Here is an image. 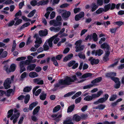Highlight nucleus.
<instances>
[{
	"label": "nucleus",
	"mask_w": 124,
	"mask_h": 124,
	"mask_svg": "<svg viewBox=\"0 0 124 124\" xmlns=\"http://www.w3.org/2000/svg\"><path fill=\"white\" fill-rule=\"evenodd\" d=\"M82 42V41L81 40H78L77 41L76 43H75V45H76V46H79L81 45V43Z\"/></svg>",
	"instance_id": "obj_61"
},
{
	"label": "nucleus",
	"mask_w": 124,
	"mask_h": 124,
	"mask_svg": "<svg viewBox=\"0 0 124 124\" xmlns=\"http://www.w3.org/2000/svg\"><path fill=\"white\" fill-rule=\"evenodd\" d=\"M72 120L76 122H78L81 119V117L80 116L78 115V114H75L72 117Z\"/></svg>",
	"instance_id": "obj_10"
},
{
	"label": "nucleus",
	"mask_w": 124,
	"mask_h": 124,
	"mask_svg": "<svg viewBox=\"0 0 124 124\" xmlns=\"http://www.w3.org/2000/svg\"><path fill=\"white\" fill-rule=\"evenodd\" d=\"M48 3V1L46 0H42L39 1L38 3H36V5L37 6H39L40 5L44 6L47 4Z\"/></svg>",
	"instance_id": "obj_16"
},
{
	"label": "nucleus",
	"mask_w": 124,
	"mask_h": 124,
	"mask_svg": "<svg viewBox=\"0 0 124 124\" xmlns=\"http://www.w3.org/2000/svg\"><path fill=\"white\" fill-rule=\"evenodd\" d=\"M94 85V84H90L89 85H85L83 86V89H86L89 88L93 87Z\"/></svg>",
	"instance_id": "obj_45"
},
{
	"label": "nucleus",
	"mask_w": 124,
	"mask_h": 124,
	"mask_svg": "<svg viewBox=\"0 0 124 124\" xmlns=\"http://www.w3.org/2000/svg\"><path fill=\"white\" fill-rule=\"evenodd\" d=\"M111 7V4L109 3L105 6L104 7V12H106L110 9Z\"/></svg>",
	"instance_id": "obj_31"
},
{
	"label": "nucleus",
	"mask_w": 124,
	"mask_h": 124,
	"mask_svg": "<svg viewBox=\"0 0 124 124\" xmlns=\"http://www.w3.org/2000/svg\"><path fill=\"white\" fill-rule=\"evenodd\" d=\"M43 47L45 51H46L49 49V46L47 44H45V43L43 46Z\"/></svg>",
	"instance_id": "obj_62"
},
{
	"label": "nucleus",
	"mask_w": 124,
	"mask_h": 124,
	"mask_svg": "<svg viewBox=\"0 0 124 124\" xmlns=\"http://www.w3.org/2000/svg\"><path fill=\"white\" fill-rule=\"evenodd\" d=\"M7 54L8 53L7 51H3L2 53L1 56V57L3 58H5L7 56Z\"/></svg>",
	"instance_id": "obj_55"
},
{
	"label": "nucleus",
	"mask_w": 124,
	"mask_h": 124,
	"mask_svg": "<svg viewBox=\"0 0 124 124\" xmlns=\"http://www.w3.org/2000/svg\"><path fill=\"white\" fill-rule=\"evenodd\" d=\"M14 3V2L12 0H7L5 2V4L6 5H9Z\"/></svg>",
	"instance_id": "obj_54"
},
{
	"label": "nucleus",
	"mask_w": 124,
	"mask_h": 124,
	"mask_svg": "<svg viewBox=\"0 0 124 124\" xmlns=\"http://www.w3.org/2000/svg\"><path fill=\"white\" fill-rule=\"evenodd\" d=\"M82 52H81L80 53H79L78 54V56L80 59H84L85 58V56L84 54H82Z\"/></svg>",
	"instance_id": "obj_42"
},
{
	"label": "nucleus",
	"mask_w": 124,
	"mask_h": 124,
	"mask_svg": "<svg viewBox=\"0 0 124 124\" xmlns=\"http://www.w3.org/2000/svg\"><path fill=\"white\" fill-rule=\"evenodd\" d=\"M69 4L67 3H65L60 5L59 7L60 8H64L69 6Z\"/></svg>",
	"instance_id": "obj_50"
},
{
	"label": "nucleus",
	"mask_w": 124,
	"mask_h": 124,
	"mask_svg": "<svg viewBox=\"0 0 124 124\" xmlns=\"http://www.w3.org/2000/svg\"><path fill=\"white\" fill-rule=\"evenodd\" d=\"M81 10L80 8H75L74 10V13L76 14L79 12Z\"/></svg>",
	"instance_id": "obj_59"
},
{
	"label": "nucleus",
	"mask_w": 124,
	"mask_h": 124,
	"mask_svg": "<svg viewBox=\"0 0 124 124\" xmlns=\"http://www.w3.org/2000/svg\"><path fill=\"white\" fill-rule=\"evenodd\" d=\"M115 23L116 24L120 26L124 24V22H123L121 21L116 22Z\"/></svg>",
	"instance_id": "obj_48"
},
{
	"label": "nucleus",
	"mask_w": 124,
	"mask_h": 124,
	"mask_svg": "<svg viewBox=\"0 0 124 124\" xmlns=\"http://www.w3.org/2000/svg\"><path fill=\"white\" fill-rule=\"evenodd\" d=\"M117 95L116 94H112L110 98H109V101H113L115 100L117 98Z\"/></svg>",
	"instance_id": "obj_32"
},
{
	"label": "nucleus",
	"mask_w": 124,
	"mask_h": 124,
	"mask_svg": "<svg viewBox=\"0 0 124 124\" xmlns=\"http://www.w3.org/2000/svg\"><path fill=\"white\" fill-rule=\"evenodd\" d=\"M71 13L70 12L67 11L66 10L62 14V16L64 20H67L70 16Z\"/></svg>",
	"instance_id": "obj_4"
},
{
	"label": "nucleus",
	"mask_w": 124,
	"mask_h": 124,
	"mask_svg": "<svg viewBox=\"0 0 124 124\" xmlns=\"http://www.w3.org/2000/svg\"><path fill=\"white\" fill-rule=\"evenodd\" d=\"M40 78H36L33 79V81L34 83H36L37 84L39 85H42L44 84V81L43 80H40Z\"/></svg>",
	"instance_id": "obj_11"
},
{
	"label": "nucleus",
	"mask_w": 124,
	"mask_h": 124,
	"mask_svg": "<svg viewBox=\"0 0 124 124\" xmlns=\"http://www.w3.org/2000/svg\"><path fill=\"white\" fill-rule=\"evenodd\" d=\"M74 93L73 92H69L64 95V97H66L70 96L73 94Z\"/></svg>",
	"instance_id": "obj_49"
},
{
	"label": "nucleus",
	"mask_w": 124,
	"mask_h": 124,
	"mask_svg": "<svg viewBox=\"0 0 124 124\" xmlns=\"http://www.w3.org/2000/svg\"><path fill=\"white\" fill-rule=\"evenodd\" d=\"M73 56V54H70L66 56L63 59V61L64 62H67L71 59Z\"/></svg>",
	"instance_id": "obj_19"
},
{
	"label": "nucleus",
	"mask_w": 124,
	"mask_h": 124,
	"mask_svg": "<svg viewBox=\"0 0 124 124\" xmlns=\"http://www.w3.org/2000/svg\"><path fill=\"white\" fill-rule=\"evenodd\" d=\"M51 60L53 62V64L55 66L58 67V63L55 57L53 56L51 58Z\"/></svg>",
	"instance_id": "obj_27"
},
{
	"label": "nucleus",
	"mask_w": 124,
	"mask_h": 124,
	"mask_svg": "<svg viewBox=\"0 0 124 124\" xmlns=\"http://www.w3.org/2000/svg\"><path fill=\"white\" fill-rule=\"evenodd\" d=\"M63 56V55L62 54H59L56 55L55 58L57 60H60Z\"/></svg>",
	"instance_id": "obj_57"
},
{
	"label": "nucleus",
	"mask_w": 124,
	"mask_h": 124,
	"mask_svg": "<svg viewBox=\"0 0 124 124\" xmlns=\"http://www.w3.org/2000/svg\"><path fill=\"white\" fill-rule=\"evenodd\" d=\"M103 11H104V8H100L96 11L95 13L97 14H99L102 13Z\"/></svg>",
	"instance_id": "obj_39"
},
{
	"label": "nucleus",
	"mask_w": 124,
	"mask_h": 124,
	"mask_svg": "<svg viewBox=\"0 0 124 124\" xmlns=\"http://www.w3.org/2000/svg\"><path fill=\"white\" fill-rule=\"evenodd\" d=\"M15 21L12 20L9 22L7 24L8 26V27H10L13 26L15 24Z\"/></svg>",
	"instance_id": "obj_58"
},
{
	"label": "nucleus",
	"mask_w": 124,
	"mask_h": 124,
	"mask_svg": "<svg viewBox=\"0 0 124 124\" xmlns=\"http://www.w3.org/2000/svg\"><path fill=\"white\" fill-rule=\"evenodd\" d=\"M85 16L84 13L83 11L81 12L78 14L76 15L75 16V19L76 21L80 20V19L83 17Z\"/></svg>",
	"instance_id": "obj_6"
},
{
	"label": "nucleus",
	"mask_w": 124,
	"mask_h": 124,
	"mask_svg": "<svg viewBox=\"0 0 124 124\" xmlns=\"http://www.w3.org/2000/svg\"><path fill=\"white\" fill-rule=\"evenodd\" d=\"M22 12L20 10H19L18 12L15 15V16H21L22 15Z\"/></svg>",
	"instance_id": "obj_63"
},
{
	"label": "nucleus",
	"mask_w": 124,
	"mask_h": 124,
	"mask_svg": "<svg viewBox=\"0 0 124 124\" xmlns=\"http://www.w3.org/2000/svg\"><path fill=\"white\" fill-rule=\"evenodd\" d=\"M75 108L74 104L69 106L67 110L68 113L71 112Z\"/></svg>",
	"instance_id": "obj_33"
},
{
	"label": "nucleus",
	"mask_w": 124,
	"mask_h": 124,
	"mask_svg": "<svg viewBox=\"0 0 124 124\" xmlns=\"http://www.w3.org/2000/svg\"><path fill=\"white\" fill-rule=\"evenodd\" d=\"M75 48H76L75 51L76 52H78L79 51L81 52L84 49V46L82 45H80L78 46H76Z\"/></svg>",
	"instance_id": "obj_15"
},
{
	"label": "nucleus",
	"mask_w": 124,
	"mask_h": 124,
	"mask_svg": "<svg viewBox=\"0 0 124 124\" xmlns=\"http://www.w3.org/2000/svg\"><path fill=\"white\" fill-rule=\"evenodd\" d=\"M41 91V90L40 89H39L35 93V95L36 96H38L40 93Z\"/></svg>",
	"instance_id": "obj_64"
},
{
	"label": "nucleus",
	"mask_w": 124,
	"mask_h": 124,
	"mask_svg": "<svg viewBox=\"0 0 124 124\" xmlns=\"http://www.w3.org/2000/svg\"><path fill=\"white\" fill-rule=\"evenodd\" d=\"M57 36L54 35L50 38L48 40V45L50 48H52L53 46V41L55 38Z\"/></svg>",
	"instance_id": "obj_7"
},
{
	"label": "nucleus",
	"mask_w": 124,
	"mask_h": 124,
	"mask_svg": "<svg viewBox=\"0 0 124 124\" xmlns=\"http://www.w3.org/2000/svg\"><path fill=\"white\" fill-rule=\"evenodd\" d=\"M24 102L25 104H27L30 100V96L29 94H27L24 97Z\"/></svg>",
	"instance_id": "obj_29"
},
{
	"label": "nucleus",
	"mask_w": 124,
	"mask_h": 124,
	"mask_svg": "<svg viewBox=\"0 0 124 124\" xmlns=\"http://www.w3.org/2000/svg\"><path fill=\"white\" fill-rule=\"evenodd\" d=\"M24 65L23 64H22V63L20 62V73H21L24 71L26 70V69L24 67Z\"/></svg>",
	"instance_id": "obj_28"
},
{
	"label": "nucleus",
	"mask_w": 124,
	"mask_h": 124,
	"mask_svg": "<svg viewBox=\"0 0 124 124\" xmlns=\"http://www.w3.org/2000/svg\"><path fill=\"white\" fill-rule=\"evenodd\" d=\"M39 33L40 36L42 37L46 36L48 34V31L46 29L44 30H41L39 31Z\"/></svg>",
	"instance_id": "obj_8"
},
{
	"label": "nucleus",
	"mask_w": 124,
	"mask_h": 124,
	"mask_svg": "<svg viewBox=\"0 0 124 124\" xmlns=\"http://www.w3.org/2000/svg\"><path fill=\"white\" fill-rule=\"evenodd\" d=\"M11 81L9 78H7L3 84L4 88L6 89H7L9 88L11 86Z\"/></svg>",
	"instance_id": "obj_3"
},
{
	"label": "nucleus",
	"mask_w": 124,
	"mask_h": 124,
	"mask_svg": "<svg viewBox=\"0 0 124 124\" xmlns=\"http://www.w3.org/2000/svg\"><path fill=\"white\" fill-rule=\"evenodd\" d=\"M71 77L67 76L65 79L60 80L58 83H57L54 85L55 88L58 87L60 85H69L71 84V82H74L75 81H78V79L77 78L76 76L73 75Z\"/></svg>",
	"instance_id": "obj_1"
},
{
	"label": "nucleus",
	"mask_w": 124,
	"mask_h": 124,
	"mask_svg": "<svg viewBox=\"0 0 124 124\" xmlns=\"http://www.w3.org/2000/svg\"><path fill=\"white\" fill-rule=\"evenodd\" d=\"M76 63V61L74 60L71 61L68 64V66L69 67L72 66Z\"/></svg>",
	"instance_id": "obj_44"
},
{
	"label": "nucleus",
	"mask_w": 124,
	"mask_h": 124,
	"mask_svg": "<svg viewBox=\"0 0 124 124\" xmlns=\"http://www.w3.org/2000/svg\"><path fill=\"white\" fill-rule=\"evenodd\" d=\"M63 124H74L72 122V119L70 117H68L64 120L62 123Z\"/></svg>",
	"instance_id": "obj_9"
},
{
	"label": "nucleus",
	"mask_w": 124,
	"mask_h": 124,
	"mask_svg": "<svg viewBox=\"0 0 124 124\" xmlns=\"http://www.w3.org/2000/svg\"><path fill=\"white\" fill-rule=\"evenodd\" d=\"M92 75V74L90 73H87L81 76V78H87L88 77H91Z\"/></svg>",
	"instance_id": "obj_30"
},
{
	"label": "nucleus",
	"mask_w": 124,
	"mask_h": 124,
	"mask_svg": "<svg viewBox=\"0 0 124 124\" xmlns=\"http://www.w3.org/2000/svg\"><path fill=\"white\" fill-rule=\"evenodd\" d=\"M111 79L114 81L116 83L119 82H120L119 80V79L117 77H111Z\"/></svg>",
	"instance_id": "obj_37"
},
{
	"label": "nucleus",
	"mask_w": 124,
	"mask_h": 124,
	"mask_svg": "<svg viewBox=\"0 0 124 124\" xmlns=\"http://www.w3.org/2000/svg\"><path fill=\"white\" fill-rule=\"evenodd\" d=\"M88 60L90 62L91 64L92 65H96L99 62V60L98 59L93 58V57H91L88 59Z\"/></svg>",
	"instance_id": "obj_5"
},
{
	"label": "nucleus",
	"mask_w": 124,
	"mask_h": 124,
	"mask_svg": "<svg viewBox=\"0 0 124 124\" xmlns=\"http://www.w3.org/2000/svg\"><path fill=\"white\" fill-rule=\"evenodd\" d=\"M61 107L60 105H58L56 106L53 108V112L55 113L58 111L61 108Z\"/></svg>",
	"instance_id": "obj_34"
},
{
	"label": "nucleus",
	"mask_w": 124,
	"mask_h": 124,
	"mask_svg": "<svg viewBox=\"0 0 124 124\" xmlns=\"http://www.w3.org/2000/svg\"><path fill=\"white\" fill-rule=\"evenodd\" d=\"M48 3V1L46 0H42L39 1L38 3H36V5L37 6H39L40 5L44 6L47 4Z\"/></svg>",
	"instance_id": "obj_17"
},
{
	"label": "nucleus",
	"mask_w": 124,
	"mask_h": 124,
	"mask_svg": "<svg viewBox=\"0 0 124 124\" xmlns=\"http://www.w3.org/2000/svg\"><path fill=\"white\" fill-rule=\"evenodd\" d=\"M22 64H23L24 65H29L30 63L31 62L28 60H27L25 61H21L20 62Z\"/></svg>",
	"instance_id": "obj_38"
},
{
	"label": "nucleus",
	"mask_w": 124,
	"mask_h": 124,
	"mask_svg": "<svg viewBox=\"0 0 124 124\" xmlns=\"http://www.w3.org/2000/svg\"><path fill=\"white\" fill-rule=\"evenodd\" d=\"M92 37L94 41H96L98 40L97 35L96 33H94L93 34Z\"/></svg>",
	"instance_id": "obj_36"
},
{
	"label": "nucleus",
	"mask_w": 124,
	"mask_h": 124,
	"mask_svg": "<svg viewBox=\"0 0 124 124\" xmlns=\"http://www.w3.org/2000/svg\"><path fill=\"white\" fill-rule=\"evenodd\" d=\"M65 30V29L64 28H63L61 31L59 32V33L54 35H56L57 36L56 37L58 36V35H61L63 33V32Z\"/></svg>",
	"instance_id": "obj_53"
},
{
	"label": "nucleus",
	"mask_w": 124,
	"mask_h": 124,
	"mask_svg": "<svg viewBox=\"0 0 124 124\" xmlns=\"http://www.w3.org/2000/svg\"><path fill=\"white\" fill-rule=\"evenodd\" d=\"M80 117L81 119L85 120L87 118L88 115L87 114H83L81 115Z\"/></svg>",
	"instance_id": "obj_51"
},
{
	"label": "nucleus",
	"mask_w": 124,
	"mask_h": 124,
	"mask_svg": "<svg viewBox=\"0 0 124 124\" xmlns=\"http://www.w3.org/2000/svg\"><path fill=\"white\" fill-rule=\"evenodd\" d=\"M102 78L101 77H98L96 79L93 80L91 81V83L92 84H94L96 83L100 82L101 81Z\"/></svg>",
	"instance_id": "obj_12"
},
{
	"label": "nucleus",
	"mask_w": 124,
	"mask_h": 124,
	"mask_svg": "<svg viewBox=\"0 0 124 124\" xmlns=\"http://www.w3.org/2000/svg\"><path fill=\"white\" fill-rule=\"evenodd\" d=\"M16 65L14 64H12L10 65L9 67V70L10 72H13L15 71L16 70Z\"/></svg>",
	"instance_id": "obj_21"
},
{
	"label": "nucleus",
	"mask_w": 124,
	"mask_h": 124,
	"mask_svg": "<svg viewBox=\"0 0 124 124\" xmlns=\"http://www.w3.org/2000/svg\"><path fill=\"white\" fill-rule=\"evenodd\" d=\"M46 93H43L42 94H40V99L42 100H44L46 98Z\"/></svg>",
	"instance_id": "obj_43"
},
{
	"label": "nucleus",
	"mask_w": 124,
	"mask_h": 124,
	"mask_svg": "<svg viewBox=\"0 0 124 124\" xmlns=\"http://www.w3.org/2000/svg\"><path fill=\"white\" fill-rule=\"evenodd\" d=\"M39 76L38 73L34 71H32L29 74V77L31 78H34L37 77Z\"/></svg>",
	"instance_id": "obj_18"
},
{
	"label": "nucleus",
	"mask_w": 124,
	"mask_h": 124,
	"mask_svg": "<svg viewBox=\"0 0 124 124\" xmlns=\"http://www.w3.org/2000/svg\"><path fill=\"white\" fill-rule=\"evenodd\" d=\"M103 51L101 49L97 50H96L95 56H96L97 55H98V56H100L103 53Z\"/></svg>",
	"instance_id": "obj_26"
},
{
	"label": "nucleus",
	"mask_w": 124,
	"mask_h": 124,
	"mask_svg": "<svg viewBox=\"0 0 124 124\" xmlns=\"http://www.w3.org/2000/svg\"><path fill=\"white\" fill-rule=\"evenodd\" d=\"M9 66L8 65H6L3 68V70L6 71L7 73H9L10 72V71L9 70Z\"/></svg>",
	"instance_id": "obj_35"
},
{
	"label": "nucleus",
	"mask_w": 124,
	"mask_h": 124,
	"mask_svg": "<svg viewBox=\"0 0 124 124\" xmlns=\"http://www.w3.org/2000/svg\"><path fill=\"white\" fill-rule=\"evenodd\" d=\"M62 24V23L61 22L55 20V24L54 25V26L55 27L60 26Z\"/></svg>",
	"instance_id": "obj_46"
},
{
	"label": "nucleus",
	"mask_w": 124,
	"mask_h": 124,
	"mask_svg": "<svg viewBox=\"0 0 124 124\" xmlns=\"http://www.w3.org/2000/svg\"><path fill=\"white\" fill-rule=\"evenodd\" d=\"M103 92L102 90H100L97 93V94H93L91 96L88 95L86 96L84 99V101H90L93 99L99 97L101 94H102Z\"/></svg>",
	"instance_id": "obj_2"
},
{
	"label": "nucleus",
	"mask_w": 124,
	"mask_h": 124,
	"mask_svg": "<svg viewBox=\"0 0 124 124\" xmlns=\"http://www.w3.org/2000/svg\"><path fill=\"white\" fill-rule=\"evenodd\" d=\"M22 20L21 19H19L16 21L15 23L14 24L15 26H17L22 23Z\"/></svg>",
	"instance_id": "obj_47"
},
{
	"label": "nucleus",
	"mask_w": 124,
	"mask_h": 124,
	"mask_svg": "<svg viewBox=\"0 0 124 124\" xmlns=\"http://www.w3.org/2000/svg\"><path fill=\"white\" fill-rule=\"evenodd\" d=\"M13 91V89H10L7 91L6 95L8 97H9L10 95V94Z\"/></svg>",
	"instance_id": "obj_41"
},
{
	"label": "nucleus",
	"mask_w": 124,
	"mask_h": 124,
	"mask_svg": "<svg viewBox=\"0 0 124 124\" xmlns=\"http://www.w3.org/2000/svg\"><path fill=\"white\" fill-rule=\"evenodd\" d=\"M36 10H33L29 13L28 15V16L30 17H32L34 16L36 12Z\"/></svg>",
	"instance_id": "obj_40"
},
{
	"label": "nucleus",
	"mask_w": 124,
	"mask_h": 124,
	"mask_svg": "<svg viewBox=\"0 0 124 124\" xmlns=\"http://www.w3.org/2000/svg\"><path fill=\"white\" fill-rule=\"evenodd\" d=\"M36 66L35 64H31L28 65L27 67V70L30 71L33 70L35 69Z\"/></svg>",
	"instance_id": "obj_13"
},
{
	"label": "nucleus",
	"mask_w": 124,
	"mask_h": 124,
	"mask_svg": "<svg viewBox=\"0 0 124 124\" xmlns=\"http://www.w3.org/2000/svg\"><path fill=\"white\" fill-rule=\"evenodd\" d=\"M26 59V57L25 56L21 57H18L16 59V60L17 61H20L21 60H24Z\"/></svg>",
	"instance_id": "obj_56"
},
{
	"label": "nucleus",
	"mask_w": 124,
	"mask_h": 124,
	"mask_svg": "<svg viewBox=\"0 0 124 124\" xmlns=\"http://www.w3.org/2000/svg\"><path fill=\"white\" fill-rule=\"evenodd\" d=\"M92 6V7L91 11L92 12H94L98 8V5H96L95 3H93L91 5Z\"/></svg>",
	"instance_id": "obj_23"
},
{
	"label": "nucleus",
	"mask_w": 124,
	"mask_h": 124,
	"mask_svg": "<svg viewBox=\"0 0 124 124\" xmlns=\"http://www.w3.org/2000/svg\"><path fill=\"white\" fill-rule=\"evenodd\" d=\"M106 107V106L102 104H100L96 107L95 108L96 109H99V110H103Z\"/></svg>",
	"instance_id": "obj_24"
},
{
	"label": "nucleus",
	"mask_w": 124,
	"mask_h": 124,
	"mask_svg": "<svg viewBox=\"0 0 124 124\" xmlns=\"http://www.w3.org/2000/svg\"><path fill=\"white\" fill-rule=\"evenodd\" d=\"M42 42V39L40 37L36 39V40L35 42V43H38L40 44H41Z\"/></svg>",
	"instance_id": "obj_52"
},
{
	"label": "nucleus",
	"mask_w": 124,
	"mask_h": 124,
	"mask_svg": "<svg viewBox=\"0 0 124 124\" xmlns=\"http://www.w3.org/2000/svg\"><path fill=\"white\" fill-rule=\"evenodd\" d=\"M110 46L107 43H104L101 45V48L106 49L107 50H109Z\"/></svg>",
	"instance_id": "obj_14"
},
{
	"label": "nucleus",
	"mask_w": 124,
	"mask_h": 124,
	"mask_svg": "<svg viewBox=\"0 0 124 124\" xmlns=\"http://www.w3.org/2000/svg\"><path fill=\"white\" fill-rule=\"evenodd\" d=\"M32 86H26L23 89V91L25 92L28 93L30 92L32 89Z\"/></svg>",
	"instance_id": "obj_20"
},
{
	"label": "nucleus",
	"mask_w": 124,
	"mask_h": 124,
	"mask_svg": "<svg viewBox=\"0 0 124 124\" xmlns=\"http://www.w3.org/2000/svg\"><path fill=\"white\" fill-rule=\"evenodd\" d=\"M81 97H78L76 98L75 100V103L76 104L79 103L81 101Z\"/></svg>",
	"instance_id": "obj_60"
},
{
	"label": "nucleus",
	"mask_w": 124,
	"mask_h": 124,
	"mask_svg": "<svg viewBox=\"0 0 124 124\" xmlns=\"http://www.w3.org/2000/svg\"><path fill=\"white\" fill-rule=\"evenodd\" d=\"M105 101L104 99L103 98H101L99 99L97 101L94 102L93 103L94 104H98L99 103H103L105 102Z\"/></svg>",
	"instance_id": "obj_22"
},
{
	"label": "nucleus",
	"mask_w": 124,
	"mask_h": 124,
	"mask_svg": "<svg viewBox=\"0 0 124 124\" xmlns=\"http://www.w3.org/2000/svg\"><path fill=\"white\" fill-rule=\"evenodd\" d=\"M40 107L39 106L37 107L33 110V115H36L39 111L40 109Z\"/></svg>",
	"instance_id": "obj_25"
}]
</instances>
